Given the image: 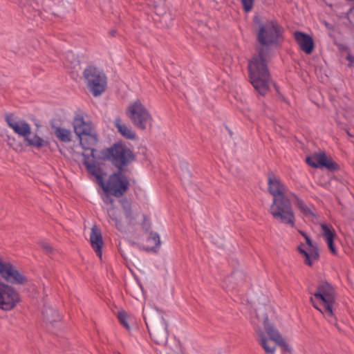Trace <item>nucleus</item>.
Instances as JSON below:
<instances>
[{"label": "nucleus", "instance_id": "1", "mask_svg": "<svg viewBox=\"0 0 354 354\" xmlns=\"http://www.w3.org/2000/svg\"><path fill=\"white\" fill-rule=\"evenodd\" d=\"M257 40L260 45L258 54L253 56L248 64L250 81L254 89L264 95L270 82L268 68L269 54L272 48L279 45L282 40L279 25L273 21L259 22L257 27Z\"/></svg>", "mask_w": 354, "mask_h": 354}, {"label": "nucleus", "instance_id": "2", "mask_svg": "<svg viewBox=\"0 0 354 354\" xmlns=\"http://www.w3.org/2000/svg\"><path fill=\"white\" fill-rule=\"evenodd\" d=\"M84 165L88 171L95 176L104 192L109 193L115 197H120L127 191L129 180L121 172L111 175L107 183H105L103 173L100 166L94 163L93 155L91 156H85Z\"/></svg>", "mask_w": 354, "mask_h": 354}, {"label": "nucleus", "instance_id": "3", "mask_svg": "<svg viewBox=\"0 0 354 354\" xmlns=\"http://www.w3.org/2000/svg\"><path fill=\"white\" fill-rule=\"evenodd\" d=\"M313 306L325 317H333V306L335 301V292L333 287L327 281L319 283L310 297Z\"/></svg>", "mask_w": 354, "mask_h": 354}, {"label": "nucleus", "instance_id": "4", "mask_svg": "<svg viewBox=\"0 0 354 354\" xmlns=\"http://www.w3.org/2000/svg\"><path fill=\"white\" fill-rule=\"evenodd\" d=\"M6 121L15 133L24 138L29 146L40 149L46 145V142L38 135L35 134L30 136L31 127L25 120L11 115L6 116Z\"/></svg>", "mask_w": 354, "mask_h": 354}, {"label": "nucleus", "instance_id": "5", "mask_svg": "<svg viewBox=\"0 0 354 354\" xmlns=\"http://www.w3.org/2000/svg\"><path fill=\"white\" fill-rule=\"evenodd\" d=\"M266 333L262 330L257 331V341L264 351L273 354L276 350V344L283 348L287 347V344L279 333L271 325L268 319L264 321Z\"/></svg>", "mask_w": 354, "mask_h": 354}, {"label": "nucleus", "instance_id": "6", "mask_svg": "<svg viewBox=\"0 0 354 354\" xmlns=\"http://www.w3.org/2000/svg\"><path fill=\"white\" fill-rule=\"evenodd\" d=\"M127 115L135 127L142 130L151 126L153 121L149 111L139 100L129 104L127 109Z\"/></svg>", "mask_w": 354, "mask_h": 354}, {"label": "nucleus", "instance_id": "7", "mask_svg": "<svg viewBox=\"0 0 354 354\" xmlns=\"http://www.w3.org/2000/svg\"><path fill=\"white\" fill-rule=\"evenodd\" d=\"M291 201V198L273 199L270 207V213L281 223L294 227L295 218Z\"/></svg>", "mask_w": 354, "mask_h": 354}, {"label": "nucleus", "instance_id": "8", "mask_svg": "<svg viewBox=\"0 0 354 354\" xmlns=\"http://www.w3.org/2000/svg\"><path fill=\"white\" fill-rule=\"evenodd\" d=\"M84 77L91 93L95 97L104 92L107 79L104 72L95 67L88 66L84 71Z\"/></svg>", "mask_w": 354, "mask_h": 354}, {"label": "nucleus", "instance_id": "9", "mask_svg": "<svg viewBox=\"0 0 354 354\" xmlns=\"http://www.w3.org/2000/svg\"><path fill=\"white\" fill-rule=\"evenodd\" d=\"M123 216L119 218L118 211L111 207L108 210L109 218L115 222V227L120 231H123L127 226L133 225L137 223L139 213L132 209L131 205L127 201L122 202Z\"/></svg>", "mask_w": 354, "mask_h": 354}, {"label": "nucleus", "instance_id": "10", "mask_svg": "<svg viewBox=\"0 0 354 354\" xmlns=\"http://www.w3.org/2000/svg\"><path fill=\"white\" fill-rule=\"evenodd\" d=\"M20 296L17 290L0 280V310L10 311L20 302Z\"/></svg>", "mask_w": 354, "mask_h": 354}, {"label": "nucleus", "instance_id": "11", "mask_svg": "<svg viewBox=\"0 0 354 354\" xmlns=\"http://www.w3.org/2000/svg\"><path fill=\"white\" fill-rule=\"evenodd\" d=\"M107 157L119 169L134 159L132 151L122 144H115L108 150Z\"/></svg>", "mask_w": 354, "mask_h": 354}, {"label": "nucleus", "instance_id": "12", "mask_svg": "<svg viewBox=\"0 0 354 354\" xmlns=\"http://www.w3.org/2000/svg\"><path fill=\"white\" fill-rule=\"evenodd\" d=\"M305 241V243H299L297 250L304 259V263L311 266L319 259V250L317 247L313 244L310 236L306 237Z\"/></svg>", "mask_w": 354, "mask_h": 354}, {"label": "nucleus", "instance_id": "13", "mask_svg": "<svg viewBox=\"0 0 354 354\" xmlns=\"http://www.w3.org/2000/svg\"><path fill=\"white\" fill-rule=\"evenodd\" d=\"M0 275L6 281L14 284H22L26 281V277L10 262L0 258Z\"/></svg>", "mask_w": 354, "mask_h": 354}, {"label": "nucleus", "instance_id": "14", "mask_svg": "<svg viewBox=\"0 0 354 354\" xmlns=\"http://www.w3.org/2000/svg\"><path fill=\"white\" fill-rule=\"evenodd\" d=\"M268 191L273 196V199H286L291 198L294 193L289 191L287 187L274 176H269Z\"/></svg>", "mask_w": 354, "mask_h": 354}, {"label": "nucleus", "instance_id": "15", "mask_svg": "<svg viewBox=\"0 0 354 354\" xmlns=\"http://www.w3.org/2000/svg\"><path fill=\"white\" fill-rule=\"evenodd\" d=\"M306 162L315 168L326 167L329 169L335 168L334 163L324 153H315L311 156L307 157Z\"/></svg>", "mask_w": 354, "mask_h": 354}, {"label": "nucleus", "instance_id": "16", "mask_svg": "<svg viewBox=\"0 0 354 354\" xmlns=\"http://www.w3.org/2000/svg\"><path fill=\"white\" fill-rule=\"evenodd\" d=\"M77 136L80 138V144H81L82 148L85 150L91 151L90 154H86L85 153H83L84 161L85 160V156H91L92 152H93L94 163L96 164L95 158V155H94L95 150L91 149V147L93 146H94L95 145V143L97 142V138H96V134H95V131L93 132H91L88 134H84V135H81V136Z\"/></svg>", "mask_w": 354, "mask_h": 354}, {"label": "nucleus", "instance_id": "17", "mask_svg": "<svg viewBox=\"0 0 354 354\" xmlns=\"http://www.w3.org/2000/svg\"><path fill=\"white\" fill-rule=\"evenodd\" d=\"M90 243L97 255L101 258L102 255V247L103 245V240L101 230L95 225L91 228Z\"/></svg>", "mask_w": 354, "mask_h": 354}, {"label": "nucleus", "instance_id": "18", "mask_svg": "<svg viewBox=\"0 0 354 354\" xmlns=\"http://www.w3.org/2000/svg\"><path fill=\"white\" fill-rule=\"evenodd\" d=\"M321 228L322 230V235L325 240L330 251L331 253L335 254L337 250L333 243V239L336 236L335 231L331 225H328L326 223L321 224Z\"/></svg>", "mask_w": 354, "mask_h": 354}, {"label": "nucleus", "instance_id": "19", "mask_svg": "<svg viewBox=\"0 0 354 354\" xmlns=\"http://www.w3.org/2000/svg\"><path fill=\"white\" fill-rule=\"evenodd\" d=\"M295 37L301 49L306 54L312 53L314 48L313 40L311 37L301 32H296Z\"/></svg>", "mask_w": 354, "mask_h": 354}, {"label": "nucleus", "instance_id": "20", "mask_svg": "<svg viewBox=\"0 0 354 354\" xmlns=\"http://www.w3.org/2000/svg\"><path fill=\"white\" fill-rule=\"evenodd\" d=\"M73 127L77 136L88 134L94 131L91 124L86 122L83 117L80 115L75 116L73 121Z\"/></svg>", "mask_w": 354, "mask_h": 354}, {"label": "nucleus", "instance_id": "21", "mask_svg": "<svg viewBox=\"0 0 354 354\" xmlns=\"http://www.w3.org/2000/svg\"><path fill=\"white\" fill-rule=\"evenodd\" d=\"M291 199L295 205L301 211L304 216L312 220L315 217L313 211L314 208L308 207L298 196L293 194L291 196Z\"/></svg>", "mask_w": 354, "mask_h": 354}, {"label": "nucleus", "instance_id": "22", "mask_svg": "<svg viewBox=\"0 0 354 354\" xmlns=\"http://www.w3.org/2000/svg\"><path fill=\"white\" fill-rule=\"evenodd\" d=\"M115 124L122 136L127 139H134L136 138V133L127 124L122 123L120 119H115Z\"/></svg>", "mask_w": 354, "mask_h": 354}, {"label": "nucleus", "instance_id": "23", "mask_svg": "<svg viewBox=\"0 0 354 354\" xmlns=\"http://www.w3.org/2000/svg\"><path fill=\"white\" fill-rule=\"evenodd\" d=\"M42 315L44 319L50 323H53L60 319V315L58 312L50 306H44L42 310Z\"/></svg>", "mask_w": 354, "mask_h": 354}, {"label": "nucleus", "instance_id": "24", "mask_svg": "<svg viewBox=\"0 0 354 354\" xmlns=\"http://www.w3.org/2000/svg\"><path fill=\"white\" fill-rule=\"evenodd\" d=\"M54 133L55 136L62 142H68L71 140L72 133L69 129L56 127L55 128Z\"/></svg>", "mask_w": 354, "mask_h": 354}, {"label": "nucleus", "instance_id": "25", "mask_svg": "<svg viewBox=\"0 0 354 354\" xmlns=\"http://www.w3.org/2000/svg\"><path fill=\"white\" fill-rule=\"evenodd\" d=\"M147 241L155 247H158L160 245V236L156 232H150Z\"/></svg>", "mask_w": 354, "mask_h": 354}, {"label": "nucleus", "instance_id": "26", "mask_svg": "<svg viewBox=\"0 0 354 354\" xmlns=\"http://www.w3.org/2000/svg\"><path fill=\"white\" fill-rule=\"evenodd\" d=\"M118 318L119 321L120 322V323L125 328H127V329L129 328V326L128 322H127L129 317H128V315L127 314V313L125 311L121 310V311L118 312Z\"/></svg>", "mask_w": 354, "mask_h": 354}, {"label": "nucleus", "instance_id": "27", "mask_svg": "<svg viewBox=\"0 0 354 354\" xmlns=\"http://www.w3.org/2000/svg\"><path fill=\"white\" fill-rule=\"evenodd\" d=\"M244 10L249 12L252 10L254 0H241Z\"/></svg>", "mask_w": 354, "mask_h": 354}, {"label": "nucleus", "instance_id": "28", "mask_svg": "<svg viewBox=\"0 0 354 354\" xmlns=\"http://www.w3.org/2000/svg\"><path fill=\"white\" fill-rule=\"evenodd\" d=\"M41 247L45 250L46 253H49L53 250L52 246L45 241H41L39 242Z\"/></svg>", "mask_w": 354, "mask_h": 354}, {"label": "nucleus", "instance_id": "29", "mask_svg": "<svg viewBox=\"0 0 354 354\" xmlns=\"http://www.w3.org/2000/svg\"><path fill=\"white\" fill-rule=\"evenodd\" d=\"M155 10H156V13L158 15L162 16L163 18H166L167 17V14H166V10L164 8L156 6Z\"/></svg>", "mask_w": 354, "mask_h": 354}, {"label": "nucleus", "instance_id": "30", "mask_svg": "<svg viewBox=\"0 0 354 354\" xmlns=\"http://www.w3.org/2000/svg\"><path fill=\"white\" fill-rule=\"evenodd\" d=\"M299 232L301 234V236L304 238V239H306V237L309 236L307 234H306L303 231H299Z\"/></svg>", "mask_w": 354, "mask_h": 354}, {"label": "nucleus", "instance_id": "31", "mask_svg": "<svg viewBox=\"0 0 354 354\" xmlns=\"http://www.w3.org/2000/svg\"><path fill=\"white\" fill-rule=\"evenodd\" d=\"M347 59L350 61L351 62H354V57L352 55H348L347 57Z\"/></svg>", "mask_w": 354, "mask_h": 354}, {"label": "nucleus", "instance_id": "32", "mask_svg": "<svg viewBox=\"0 0 354 354\" xmlns=\"http://www.w3.org/2000/svg\"><path fill=\"white\" fill-rule=\"evenodd\" d=\"M20 1L22 5L26 6V0H20Z\"/></svg>", "mask_w": 354, "mask_h": 354}]
</instances>
